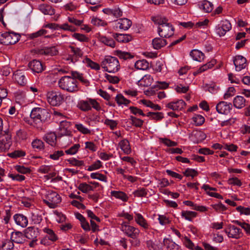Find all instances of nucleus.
Segmentation results:
<instances>
[{"label":"nucleus","instance_id":"1","mask_svg":"<svg viewBox=\"0 0 250 250\" xmlns=\"http://www.w3.org/2000/svg\"><path fill=\"white\" fill-rule=\"evenodd\" d=\"M152 21L158 25L157 33L161 38H169L175 32L174 26L164 17L157 16L152 18Z\"/></svg>","mask_w":250,"mask_h":250},{"label":"nucleus","instance_id":"2","mask_svg":"<svg viewBox=\"0 0 250 250\" xmlns=\"http://www.w3.org/2000/svg\"><path fill=\"white\" fill-rule=\"evenodd\" d=\"M30 117L36 124H39L48 122L51 115L46 109L35 107L32 109Z\"/></svg>","mask_w":250,"mask_h":250},{"label":"nucleus","instance_id":"3","mask_svg":"<svg viewBox=\"0 0 250 250\" xmlns=\"http://www.w3.org/2000/svg\"><path fill=\"white\" fill-rule=\"evenodd\" d=\"M101 64L102 68L109 73H116L120 68L118 59L110 56H105Z\"/></svg>","mask_w":250,"mask_h":250},{"label":"nucleus","instance_id":"4","mask_svg":"<svg viewBox=\"0 0 250 250\" xmlns=\"http://www.w3.org/2000/svg\"><path fill=\"white\" fill-rule=\"evenodd\" d=\"M77 107L83 112L90 111L92 108L97 111H100L101 109L100 104L95 99L91 98L80 100L78 102Z\"/></svg>","mask_w":250,"mask_h":250},{"label":"nucleus","instance_id":"5","mask_svg":"<svg viewBox=\"0 0 250 250\" xmlns=\"http://www.w3.org/2000/svg\"><path fill=\"white\" fill-rule=\"evenodd\" d=\"M20 38L19 34L12 31L0 33V43L5 45L14 44L20 41Z\"/></svg>","mask_w":250,"mask_h":250},{"label":"nucleus","instance_id":"6","mask_svg":"<svg viewBox=\"0 0 250 250\" xmlns=\"http://www.w3.org/2000/svg\"><path fill=\"white\" fill-rule=\"evenodd\" d=\"M120 229L124 234L134 239H137L140 233L139 228L131 226L128 223L125 221L121 224Z\"/></svg>","mask_w":250,"mask_h":250},{"label":"nucleus","instance_id":"7","mask_svg":"<svg viewBox=\"0 0 250 250\" xmlns=\"http://www.w3.org/2000/svg\"><path fill=\"white\" fill-rule=\"evenodd\" d=\"M61 201L62 198L60 195L53 191H48L45 195V198L43 199V203L51 208H55Z\"/></svg>","mask_w":250,"mask_h":250},{"label":"nucleus","instance_id":"8","mask_svg":"<svg viewBox=\"0 0 250 250\" xmlns=\"http://www.w3.org/2000/svg\"><path fill=\"white\" fill-rule=\"evenodd\" d=\"M12 144L11 135L8 130L4 131L3 133L0 134V152L7 151Z\"/></svg>","mask_w":250,"mask_h":250},{"label":"nucleus","instance_id":"9","mask_svg":"<svg viewBox=\"0 0 250 250\" xmlns=\"http://www.w3.org/2000/svg\"><path fill=\"white\" fill-rule=\"evenodd\" d=\"M47 100L49 104L54 106L60 105L62 102V95L61 92L56 91L48 92Z\"/></svg>","mask_w":250,"mask_h":250},{"label":"nucleus","instance_id":"10","mask_svg":"<svg viewBox=\"0 0 250 250\" xmlns=\"http://www.w3.org/2000/svg\"><path fill=\"white\" fill-rule=\"evenodd\" d=\"M132 21L127 18H121L112 22L115 30H127L131 26Z\"/></svg>","mask_w":250,"mask_h":250},{"label":"nucleus","instance_id":"11","mask_svg":"<svg viewBox=\"0 0 250 250\" xmlns=\"http://www.w3.org/2000/svg\"><path fill=\"white\" fill-rule=\"evenodd\" d=\"M76 79L68 76H63V89L69 92L77 91L78 87Z\"/></svg>","mask_w":250,"mask_h":250},{"label":"nucleus","instance_id":"12","mask_svg":"<svg viewBox=\"0 0 250 250\" xmlns=\"http://www.w3.org/2000/svg\"><path fill=\"white\" fill-rule=\"evenodd\" d=\"M231 29V24L229 21L224 20L216 27V33L220 37L224 36L226 33Z\"/></svg>","mask_w":250,"mask_h":250},{"label":"nucleus","instance_id":"13","mask_svg":"<svg viewBox=\"0 0 250 250\" xmlns=\"http://www.w3.org/2000/svg\"><path fill=\"white\" fill-rule=\"evenodd\" d=\"M62 134H60L58 136L55 132H49L45 133L42 137V139L51 146L54 147L57 145V139L61 138Z\"/></svg>","mask_w":250,"mask_h":250},{"label":"nucleus","instance_id":"14","mask_svg":"<svg viewBox=\"0 0 250 250\" xmlns=\"http://www.w3.org/2000/svg\"><path fill=\"white\" fill-rule=\"evenodd\" d=\"M225 232L229 238L239 239L242 235V232L240 229L234 225H229L225 230Z\"/></svg>","mask_w":250,"mask_h":250},{"label":"nucleus","instance_id":"15","mask_svg":"<svg viewBox=\"0 0 250 250\" xmlns=\"http://www.w3.org/2000/svg\"><path fill=\"white\" fill-rule=\"evenodd\" d=\"M134 218L136 223L145 231H146L150 229V225L149 223L141 213L134 212Z\"/></svg>","mask_w":250,"mask_h":250},{"label":"nucleus","instance_id":"16","mask_svg":"<svg viewBox=\"0 0 250 250\" xmlns=\"http://www.w3.org/2000/svg\"><path fill=\"white\" fill-rule=\"evenodd\" d=\"M232 109V104L230 103L221 101L216 105V109L219 114L228 115Z\"/></svg>","mask_w":250,"mask_h":250},{"label":"nucleus","instance_id":"17","mask_svg":"<svg viewBox=\"0 0 250 250\" xmlns=\"http://www.w3.org/2000/svg\"><path fill=\"white\" fill-rule=\"evenodd\" d=\"M233 63L235 67V70L240 71L246 68L247 64L246 59L241 55H236L234 57Z\"/></svg>","mask_w":250,"mask_h":250},{"label":"nucleus","instance_id":"18","mask_svg":"<svg viewBox=\"0 0 250 250\" xmlns=\"http://www.w3.org/2000/svg\"><path fill=\"white\" fill-rule=\"evenodd\" d=\"M28 66L34 73L42 72L44 68L42 63L37 60H33L28 63Z\"/></svg>","mask_w":250,"mask_h":250},{"label":"nucleus","instance_id":"19","mask_svg":"<svg viewBox=\"0 0 250 250\" xmlns=\"http://www.w3.org/2000/svg\"><path fill=\"white\" fill-rule=\"evenodd\" d=\"M186 105V103L183 100H178L168 103L166 107L172 110L178 111L182 110Z\"/></svg>","mask_w":250,"mask_h":250},{"label":"nucleus","instance_id":"20","mask_svg":"<svg viewBox=\"0 0 250 250\" xmlns=\"http://www.w3.org/2000/svg\"><path fill=\"white\" fill-rule=\"evenodd\" d=\"M13 243L23 244L25 241L24 234L21 231H13L10 236V239Z\"/></svg>","mask_w":250,"mask_h":250},{"label":"nucleus","instance_id":"21","mask_svg":"<svg viewBox=\"0 0 250 250\" xmlns=\"http://www.w3.org/2000/svg\"><path fill=\"white\" fill-rule=\"evenodd\" d=\"M13 218L16 224L22 228H25L28 225V219L26 216L22 214H15L13 216Z\"/></svg>","mask_w":250,"mask_h":250},{"label":"nucleus","instance_id":"22","mask_svg":"<svg viewBox=\"0 0 250 250\" xmlns=\"http://www.w3.org/2000/svg\"><path fill=\"white\" fill-rule=\"evenodd\" d=\"M39 235L38 228L34 227H29L24 230L25 238L28 239H37Z\"/></svg>","mask_w":250,"mask_h":250},{"label":"nucleus","instance_id":"23","mask_svg":"<svg viewBox=\"0 0 250 250\" xmlns=\"http://www.w3.org/2000/svg\"><path fill=\"white\" fill-rule=\"evenodd\" d=\"M202 188L203 189L206 193L209 196L220 199L223 198L221 195L214 192L217 190L216 188L210 187L208 185H203L202 187Z\"/></svg>","mask_w":250,"mask_h":250},{"label":"nucleus","instance_id":"24","mask_svg":"<svg viewBox=\"0 0 250 250\" xmlns=\"http://www.w3.org/2000/svg\"><path fill=\"white\" fill-rule=\"evenodd\" d=\"M118 146L125 154L128 155L131 152L130 143L128 140L126 139L120 141L118 144Z\"/></svg>","mask_w":250,"mask_h":250},{"label":"nucleus","instance_id":"25","mask_svg":"<svg viewBox=\"0 0 250 250\" xmlns=\"http://www.w3.org/2000/svg\"><path fill=\"white\" fill-rule=\"evenodd\" d=\"M189 138L194 143H198L206 138V134L201 131L195 130L189 135Z\"/></svg>","mask_w":250,"mask_h":250},{"label":"nucleus","instance_id":"26","mask_svg":"<svg viewBox=\"0 0 250 250\" xmlns=\"http://www.w3.org/2000/svg\"><path fill=\"white\" fill-rule=\"evenodd\" d=\"M164 38L157 37L152 40V44L154 49L158 50L166 45L167 42Z\"/></svg>","mask_w":250,"mask_h":250},{"label":"nucleus","instance_id":"27","mask_svg":"<svg viewBox=\"0 0 250 250\" xmlns=\"http://www.w3.org/2000/svg\"><path fill=\"white\" fill-rule=\"evenodd\" d=\"M199 6L200 9L204 12L209 13L212 11L213 9V5L210 1L204 0L199 3Z\"/></svg>","mask_w":250,"mask_h":250},{"label":"nucleus","instance_id":"28","mask_svg":"<svg viewBox=\"0 0 250 250\" xmlns=\"http://www.w3.org/2000/svg\"><path fill=\"white\" fill-rule=\"evenodd\" d=\"M113 37L117 41L120 42L126 43L132 40V36L130 35L127 34L116 33L113 35Z\"/></svg>","mask_w":250,"mask_h":250},{"label":"nucleus","instance_id":"29","mask_svg":"<svg viewBox=\"0 0 250 250\" xmlns=\"http://www.w3.org/2000/svg\"><path fill=\"white\" fill-rule=\"evenodd\" d=\"M110 195L116 199L121 200L124 202H127L128 199L127 194L122 191L112 190L110 192Z\"/></svg>","mask_w":250,"mask_h":250},{"label":"nucleus","instance_id":"30","mask_svg":"<svg viewBox=\"0 0 250 250\" xmlns=\"http://www.w3.org/2000/svg\"><path fill=\"white\" fill-rule=\"evenodd\" d=\"M234 106L238 109L244 107L246 105V100L241 96H236L233 101Z\"/></svg>","mask_w":250,"mask_h":250},{"label":"nucleus","instance_id":"31","mask_svg":"<svg viewBox=\"0 0 250 250\" xmlns=\"http://www.w3.org/2000/svg\"><path fill=\"white\" fill-rule=\"evenodd\" d=\"M190 56L194 60L200 62L203 61L205 57L204 54L197 49L192 50L190 53Z\"/></svg>","mask_w":250,"mask_h":250},{"label":"nucleus","instance_id":"32","mask_svg":"<svg viewBox=\"0 0 250 250\" xmlns=\"http://www.w3.org/2000/svg\"><path fill=\"white\" fill-rule=\"evenodd\" d=\"M163 242L167 250H181L178 245L169 239L165 238Z\"/></svg>","mask_w":250,"mask_h":250},{"label":"nucleus","instance_id":"33","mask_svg":"<svg viewBox=\"0 0 250 250\" xmlns=\"http://www.w3.org/2000/svg\"><path fill=\"white\" fill-rule=\"evenodd\" d=\"M115 101L118 105L121 106L122 107H123L124 106H127L131 103L130 100L125 98L121 94L116 95L115 97Z\"/></svg>","mask_w":250,"mask_h":250},{"label":"nucleus","instance_id":"34","mask_svg":"<svg viewBox=\"0 0 250 250\" xmlns=\"http://www.w3.org/2000/svg\"><path fill=\"white\" fill-rule=\"evenodd\" d=\"M215 62L214 61H211L210 62H208L206 64H204L198 68L196 71H194L193 74L194 76H196L200 73H201L208 69L211 68L214 65Z\"/></svg>","mask_w":250,"mask_h":250},{"label":"nucleus","instance_id":"35","mask_svg":"<svg viewBox=\"0 0 250 250\" xmlns=\"http://www.w3.org/2000/svg\"><path fill=\"white\" fill-rule=\"evenodd\" d=\"M153 81V79L151 75H146L144 77H141L139 85L142 86H148L152 84Z\"/></svg>","mask_w":250,"mask_h":250},{"label":"nucleus","instance_id":"36","mask_svg":"<svg viewBox=\"0 0 250 250\" xmlns=\"http://www.w3.org/2000/svg\"><path fill=\"white\" fill-rule=\"evenodd\" d=\"M83 62L86 65V66L90 67L92 69L95 70H99L100 69V65L95 62L88 58H85L83 59Z\"/></svg>","mask_w":250,"mask_h":250},{"label":"nucleus","instance_id":"37","mask_svg":"<svg viewBox=\"0 0 250 250\" xmlns=\"http://www.w3.org/2000/svg\"><path fill=\"white\" fill-rule=\"evenodd\" d=\"M32 146L36 151H41L44 149V144L41 140L36 139H34L32 143Z\"/></svg>","mask_w":250,"mask_h":250},{"label":"nucleus","instance_id":"38","mask_svg":"<svg viewBox=\"0 0 250 250\" xmlns=\"http://www.w3.org/2000/svg\"><path fill=\"white\" fill-rule=\"evenodd\" d=\"M196 216L197 213L194 211L183 210L181 212L182 217L189 221H192V219Z\"/></svg>","mask_w":250,"mask_h":250},{"label":"nucleus","instance_id":"39","mask_svg":"<svg viewBox=\"0 0 250 250\" xmlns=\"http://www.w3.org/2000/svg\"><path fill=\"white\" fill-rule=\"evenodd\" d=\"M135 67L139 70H146L149 67V63L146 60H138L135 63Z\"/></svg>","mask_w":250,"mask_h":250},{"label":"nucleus","instance_id":"40","mask_svg":"<svg viewBox=\"0 0 250 250\" xmlns=\"http://www.w3.org/2000/svg\"><path fill=\"white\" fill-rule=\"evenodd\" d=\"M232 223L240 226L244 229L247 235H250V225L249 224L236 220L232 221Z\"/></svg>","mask_w":250,"mask_h":250},{"label":"nucleus","instance_id":"41","mask_svg":"<svg viewBox=\"0 0 250 250\" xmlns=\"http://www.w3.org/2000/svg\"><path fill=\"white\" fill-rule=\"evenodd\" d=\"M78 188L84 193H87L89 191H93L94 190L93 187L86 183H80Z\"/></svg>","mask_w":250,"mask_h":250},{"label":"nucleus","instance_id":"42","mask_svg":"<svg viewBox=\"0 0 250 250\" xmlns=\"http://www.w3.org/2000/svg\"><path fill=\"white\" fill-rule=\"evenodd\" d=\"M99 40L107 46H109L112 48H114L115 46V42L111 38H108L105 36H101L99 38Z\"/></svg>","mask_w":250,"mask_h":250},{"label":"nucleus","instance_id":"43","mask_svg":"<svg viewBox=\"0 0 250 250\" xmlns=\"http://www.w3.org/2000/svg\"><path fill=\"white\" fill-rule=\"evenodd\" d=\"M129 120L131 122V124L136 127H141L144 123V121L142 119L133 116H130Z\"/></svg>","mask_w":250,"mask_h":250},{"label":"nucleus","instance_id":"44","mask_svg":"<svg viewBox=\"0 0 250 250\" xmlns=\"http://www.w3.org/2000/svg\"><path fill=\"white\" fill-rule=\"evenodd\" d=\"M14 245L9 239H5L2 242L1 250H13Z\"/></svg>","mask_w":250,"mask_h":250},{"label":"nucleus","instance_id":"45","mask_svg":"<svg viewBox=\"0 0 250 250\" xmlns=\"http://www.w3.org/2000/svg\"><path fill=\"white\" fill-rule=\"evenodd\" d=\"M90 177L93 179H97L104 183L107 182V177L99 172L91 173L90 174Z\"/></svg>","mask_w":250,"mask_h":250},{"label":"nucleus","instance_id":"46","mask_svg":"<svg viewBox=\"0 0 250 250\" xmlns=\"http://www.w3.org/2000/svg\"><path fill=\"white\" fill-rule=\"evenodd\" d=\"M140 103H142L146 107H150L156 110H160L161 109V107L158 104H154L148 100H142L140 101Z\"/></svg>","mask_w":250,"mask_h":250},{"label":"nucleus","instance_id":"47","mask_svg":"<svg viewBox=\"0 0 250 250\" xmlns=\"http://www.w3.org/2000/svg\"><path fill=\"white\" fill-rule=\"evenodd\" d=\"M25 155V152L21 150H16L11 153L7 154L8 156L13 159H17L18 158L24 157Z\"/></svg>","mask_w":250,"mask_h":250},{"label":"nucleus","instance_id":"48","mask_svg":"<svg viewBox=\"0 0 250 250\" xmlns=\"http://www.w3.org/2000/svg\"><path fill=\"white\" fill-rule=\"evenodd\" d=\"M91 22L92 24L97 26H105L107 25V22L97 17H93L91 19Z\"/></svg>","mask_w":250,"mask_h":250},{"label":"nucleus","instance_id":"49","mask_svg":"<svg viewBox=\"0 0 250 250\" xmlns=\"http://www.w3.org/2000/svg\"><path fill=\"white\" fill-rule=\"evenodd\" d=\"M43 231L47 234V237L49 240L52 241H55L57 240V236L52 229L48 228H45L43 229Z\"/></svg>","mask_w":250,"mask_h":250},{"label":"nucleus","instance_id":"50","mask_svg":"<svg viewBox=\"0 0 250 250\" xmlns=\"http://www.w3.org/2000/svg\"><path fill=\"white\" fill-rule=\"evenodd\" d=\"M47 30L43 29H42L35 33L27 34V36L28 39L31 40L39 37L42 35H45L47 33Z\"/></svg>","mask_w":250,"mask_h":250},{"label":"nucleus","instance_id":"51","mask_svg":"<svg viewBox=\"0 0 250 250\" xmlns=\"http://www.w3.org/2000/svg\"><path fill=\"white\" fill-rule=\"evenodd\" d=\"M146 116L150 119L160 120L164 118L163 113L162 112H148Z\"/></svg>","mask_w":250,"mask_h":250},{"label":"nucleus","instance_id":"52","mask_svg":"<svg viewBox=\"0 0 250 250\" xmlns=\"http://www.w3.org/2000/svg\"><path fill=\"white\" fill-rule=\"evenodd\" d=\"M104 123L107 126L109 127L111 130L116 129L117 127V125L118 124V121L109 119H106L104 120Z\"/></svg>","mask_w":250,"mask_h":250},{"label":"nucleus","instance_id":"53","mask_svg":"<svg viewBox=\"0 0 250 250\" xmlns=\"http://www.w3.org/2000/svg\"><path fill=\"white\" fill-rule=\"evenodd\" d=\"M31 220L34 224H39L42 220V217L39 212H32Z\"/></svg>","mask_w":250,"mask_h":250},{"label":"nucleus","instance_id":"54","mask_svg":"<svg viewBox=\"0 0 250 250\" xmlns=\"http://www.w3.org/2000/svg\"><path fill=\"white\" fill-rule=\"evenodd\" d=\"M102 167V163L101 161L98 160L88 167L87 170L89 171L96 170Z\"/></svg>","mask_w":250,"mask_h":250},{"label":"nucleus","instance_id":"55","mask_svg":"<svg viewBox=\"0 0 250 250\" xmlns=\"http://www.w3.org/2000/svg\"><path fill=\"white\" fill-rule=\"evenodd\" d=\"M211 206L215 211L222 213L227 210L226 207L222 204L221 202H219L218 204H212Z\"/></svg>","mask_w":250,"mask_h":250},{"label":"nucleus","instance_id":"56","mask_svg":"<svg viewBox=\"0 0 250 250\" xmlns=\"http://www.w3.org/2000/svg\"><path fill=\"white\" fill-rule=\"evenodd\" d=\"M80 148V145L76 144L71 146L69 148L65 150V152L68 155H74L79 150Z\"/></svg>","mask_w":250,"mask_h":250},{"label":"nucleus","instance_id":"57","mask_svg":"<svg viewBox=\"0 0 250 250\" xmlns=\"http://www.w3.org/2000/svg\"><path fill=\"white\" fill-rule=\"evenodd\" d=\"M105 81H107L112 84L118 83L120 81V79L116 76H113L109 74H105Z\"/></svg>","mask_w":250,"mask_h":250},{"label":"nucleus","instance_id":"58","mask_svg":"<svg viewBox=\"0 0 250 250\" xmlns=\"http://www.w3.org/2000/svg\"><path fill=\"white\" fill-rule=\"evenodd\" d=\"M75 128L80 132L83 134H90L91 130L86 127L82 124H77L75 125Z\"/></svg>","mask_w":250,"mask_h":250},{"label":"nucleus","instance_id":"59","mask_svg":"<svg viewBox=\"0 0 250 250\" xmlns=\"http://www.w3.org/2000/svg\"><path fill=\"white\" fill-rule=\"evenodd\" d=\"M236 210L240 213V215H250V208L239 206L236 208Z\"/></svg>","mask_w":250,"mask_h":250},{"label":"nucleus","instance_id":"60","mask_svg":"<svg viewBox=\"0 0 250 250\" xmlns=\"http://www.w3.org/2000/svg\"><path fill=\"white\" fill-rule=\"evenodd\" d=\"M209 21L208 19H206L204 20H200L199 21L194 23V28H205L207 27Z\"/></svg>","mask_w":250,"mask_h":250},{"label":"nucleus","instance_id":"61","mask_svg":"<svg viewBox=\"0 0 250 250\" xmlns=\"http://www.w3.org/2000/svg\"><path fill=\"white\" fill-rule=\"evenodd\" d=\"M77 8V4L72 1L69 2L63 5V10L65 11L73 12L75 11Z\"/></svg>","mask_w":250,"mask_h":250},{"label":"nucleus","instance_id":"62","mask_svg":"<svg viewBox=\"0 0 250 250\" xmlns=\"http://www.w3.org/2000/svg\"><path fill=\"white\" fill-rule=\"evenodd\" d=\"M133 194L135 197H145L147 194V191L145 188H140L135 190Z\"/></svg>","mask_w":250,"mask_h":250},{"label":"nucleus","instance_id":"63","mask_svg":"<svg viewBox=\"0 0 250 250\" xmlns=\"http://www.w3.org/2000/svg\"><path fill=\"white\" fill-rule=\"evenodd\" d=\"M116 55L122 59L127 60L132 58L133 56L127 52H124L121 50H117L116 51Z\"/></svg>","mask_w":250,"mask_h":250},{"label":"nucleus","instance_id":"64","mask_svg":"<svg viewBox=\"0 0 250 250\" xmlns=\"http://www.w3.org/2000/svg\"><path fill=\"white\" fill-rule=\"evenodd\" d=\"M192 119L196 125H201L205 122V118L200 115H195Z\"/></svg>","mask_w":250,"mask_h":250}]
</instances>
